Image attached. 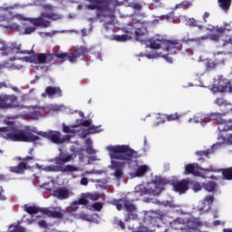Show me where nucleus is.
I'll return each instance as SVG.
<instances>
[{"label": "nucleus", "mask_w": 232, "mask_h": 232, "mask_svg": "<svg viewBox=\"0 0 232 232\" xmlns=\"http://www.w3.org/2000/svg\"><path fill=\"white\" fill-rule=\"evenodd\" d=\"M107 150L110 152L111 159H114V160H111V169L114 170V177L122 179L124 175L122 169L126 164H131L133 162V157L136 153L135 150L128 145H111L107 147Z\"/></svg>", "instance_id": "f257e3e1"}, {"label": "nucleus", "mask_w": 232, "mask_h": 232, "mask_svg": "<svg viewBox=\"0 0 232 232\" xmlns=\"http://www.w3.org/2000/svg\"><path fill=\"white\" fill-rule=\"evenodd\" d=\"M0 135L6 140L13 142H37L41 137L34 135L31 130H20L16 127H0Z\"/></svg>", "instance_id": "f03ea898"}, {"label": "nucleus", "mask_w": 232, "mask_h": 232, "mask_svg": "<svg viewBox=\"0 0 232 232\" xmlns=\"http://www.w3.org/2000/svg\"><path fill=\"white\" fill-rule=\"evenodd\" d=\"M72 160H73V154L61 151L57 157L51 160V162H54L56 165L46 166L44 168V171L51 173H59V171L62 173H73L79 171V167L68 164V162H72ZM64 164L68 165L64 166Z\"/></svg>", "instance_id": "7ed1b4c3"}, {"label": "nucleus", "mask_w": 232, "mask_h": 232, "mask_svg": "<svg viewBox=\"0 0 232 232\" xmlns=\"http://www.w3.org/2000/svg\"><path fill=\"white\" fill-rule=\"evenodd\" d=\"M149 47L151 50H160V48H163L168 52V54L163 55V59H166L167 63H173V59L169 57V55H175L180 52L182 48V44L179 40H164L159 37H153L150 39Z\"/></svg>", "instance_id": "20e7f679"}, {"label": "nucleus", "mask_w": 232, "mask_h": 232, "mask_svg": "<svg viewBox=\"0 0 232 232\" xmlns=\"http://www.w3.org/2000/svg\"><path fill=\"white\" fill-rule=\"evenodd\" d=\"M44 12H42L39 17L28 19L34 26H37L38 28H48L52 24V22L46 19H51V21L61 19V15L53 13V7H52V5H44Z\"/></svg>", "instance_id": "39448f33"}, {"label": "nucleus", "mask_w": 232, "mask_h": 232, "mask_svg": "<svg viewBox=\"0 0 232 232\" xmlns=\"http://www.w3.org/2000/svg\"><path fill=\"white\" fill-rule=\"evenodd\" d=\"M91 3H94L87 5L89 10H98L100 17H107L108 19H113L115 17V10L111 9L110 5L113 3V0H90Z\"/></svg>", "instance_id": "423d86ee"}, {"label": "nucleus", "mask_w": 232, "mask_h": 232, "mask_svg": "<svg viewBox=\"0 0 232 232\" xmlns=\"http://www.w3.org/2000/svg\"><path fill=\"white\" fill-rule=\"evenodd\" d=\"M58 53L61 54V51H56L53 53H34L31 56L24 57L23 60L34 64H55L57 59H59Z\"/></svg>", "instance_id": "0eeeda50"}, {"label": "nucleus", "mask_w": 232, "mask_h": 232, "mask_svg": "<svg viewBox=\"0 0 232 232\" xmlns=\"http://www.w3.org/2000/svg\"><path fill=\"white\" fill-rule=\"evenodd\" d=\"M148 26H150V23L146 21L129 24L126 27V34H130V35L134 34L136 40L140 41V37H144L148 34Z\"/></svg>", "instance_id": "6e6552de"}, {"label": "nucleus", "mask_w": 232, "mask_h": 232, "mask_svg": "<svg viewBox=\"0 0 232 232\" xmlns=\"http://www.w3.org/2000/svg\"><path fill=\"white\" fill-rule=\"evenodd\" d=\"M90 53V49L85 46H80L76 50L71 52V53H63L57 54L58 59L62 61V63H64V61H70V63H75L79 57H86Z\"/></svg>", "instance_id": "1a4fd4ad"}, {"label": "nucleus", "mask_w": 232, "mask_h": 232, "mask_svg": "<svg viewBox=\"0 0 232 232\" xmlns=\"http://www.w3.org/2000/svg\"><path fill=\"white\" fill-rule=\"evenodd\" d=\"M37 134L44 137V139H47V140H51L53 144H64V142H70L72 139V136L68 134L63 137L59 130L39 131Z\"/></svg>", "instance_id": "9d476101"}, {"label": "nucleus", "mask_w": 232, "mask_h": 232, "mask_svg": "<svg viewBox=\"0 0 232 232\" xmlns=\"http://www.w3.org/2000/svg\"><path fill=\"white\" fill-rule=\"evenodd\" d=\"M10 108L23 110V105L19 104V100L15 95H4L0 96V109L10 110Z\"/></svg>", "instance_id": "9b49d317"}, {"label": "nucleus", "mask_w": 232, "mask_h": 232, "mask_svg": "<svg viewBox=\"0 0 232 232\" xmlns=\"http://www.w3.org/2000/svg\"><path fill=\"white\" fill-rule=\"evenodd\" d=\"M28 160H35V158H34V156H26L25 158H23V161L17 166L9 167V171H11V173H16L17 175H23L26 169H30V165L26 163Z\"/></svg>", "instance_id": "f8f14e48"}, {"label": "nucleus", "mask_w": 232, "mask_h": 232, "mask_svg": "<svg viewBox=\"0 0 232 232\" xmlns=\"http://www.w3.org/2000/svg\"><path fill=\"white\" fill-rule=\"evenodd\" d=\"M14 53H23V55H30L31 51L21 50V44L17 43H12L10 46H7L6 52L3 53V55H13Z\"/></svg>", "instance_id": "ddd939ff"}, {"label": "nucleus", "mask_w": 232, "mask_h": 232, "mask_svg": "<svg viewBox=\"0 0 232 232\" xmlns=\"http://www.w3.org/2000/svg\"><path fill=\"white\" fill-rule=\"evenodd\" d=\"M184 175H193V177H202V169L198 163L185 165Z\"/></svg>", "instance_id": "4468645a"}, {"label": "nucleus", "mask_w": 232, "mask_h": 232, "mask_svg": "<svg viewBox=\"0 0 232 232\" xmlns=\"http://www.w3.org/2000/svg\"><path fill=\"white\" fill-rule=\"evenodd\" d=\"M173 189L177 193H179V195H183V193H186L189 189V179H184L175 182L173 184Z\"/></svg>", "instance_id": "2eb2a0df"}, {"label": "nucleus", "mask_w": 232, "mask_h": 232, "mask_svg": "<svg viewBox=\"0 0 232 232\" xmlns=\"http://www.w3.org/2000/svg\"><path fill=\"white\" fill-rule=\"evenodd\" d=\"M71 196L72 192L66 187H61L53 191V197H55L59 200H66Z\"/></svg>", "instance_id": "dca6fc26"}, {"label": "nucleus", "mask_w": 232, "mask_h": 232, "mask_svg": "<svg viewBox=\"0 0 232 232\" xmlns=\"http://www.w3.org/2000/svg\"><path fill=\"white\" fill-rule=\"evenodd\" d=\"M222 48H225L226 52L215 53L214 55H227V53H232V36L226 35L222 40Z\"/></svg>", "instance_id": "f3484780"}, {"label": "nucleus", "mask_w": 232, "mask_h": 232, "mask_svg": "<svg viewBox=\"0 0 232 232\" xmlns=\"http://www.w3.org/2000/svg\"><path fill=\"white\" fill-rule=\"evenodd\" d=\"M43 215H46L47 217H52V218H64V216L68 211L66 210H50V208H44Z\"/></svg>", "instance_id": "a211bd4d"}, {"label": "nucleus", "mask_w": 232, "mask_h": 232, "mask_svg": "<svg viewBox=\"0 0 232 232\" xmlns=\"http://www.w3.org/2000/svg\"><path fill=\"white\" fill-rule=\"evenodd\" d=\"M154 184L157 189L155 190L154 195H159V193H160L164 189L163 186H166V184H169V180L164 178L158 177L154 179Z\"/></svg>", "instance_id": "6ab92c4d"}, {"label": "nucleus", "mask_w": 232, "mask_h": 232, "mask_svg": "<svg viewBox=\"0 0 232 232\" xmlns=\"http://www.w3.org/2000/svg\"><path fill=\"white\" fill-rule=\"evenodd\" d=\"M45 93L48 97H63V90H61V87L47 86L45 88Z\"/></svg>", "instance_id": "aec40b11"}, {"label": "nucleus", "mask_w": 232, "mask_h": 232, "mask_svg": "<svg viewBox=\"0 0 232 232\" xmlns=\"http://www.w3.org/2000/svg\"><path fill=\"white\" fill-rule=\"evenodd\" d=\"M158 119H160V122H166V121H168L169 122L171 121H179V119H180V115H179V113L175 112L172 114H164L162 116H160Z\"/></svg>", "instance_id": "412c9836"}, {"label": "nucleus", "mask_w": 232, "mask_h": 232, "mask_svg": "<svg viewBox=\"0 0 232 232\" xmlns=\"http://www.w3.org/2000/svg\"><path fill=\"white\" fill-rule=\"evenodd\" d=\"M218 129L220 131H231L232 122L223 120V121H221L220 122L218 123Z\"/></svg>", "instance_id": "4be33fe9"}, {"label": "nucleus", "mask_w": 232, "mask_h": 232, "mask_svg": "<svg viewBox=\"0 0 232 232\" xmlns=\"http://www.w3.org/2000/svg\"><path fill=\"white\" fill-rule=\"evenodd\" d=\"M187 226L189 229H197L198 227H202V221L198 218H191L187 222Z\"/></svg>", "instance_id": "5701e85b"}, {"label": "nucleus", "mask_w": 232, "mask_h": 232, "mask_svg": "<svg viewBox=\"0 0 232 232\" xmlns=\"http://www.w3.org/2000/svg\"><path fill=\"white\" fill-rule=\"evenodd\" d=\"M191 6H193V1L185 0L179 4H177L174 10H188V8H191Z\"/></svg>", "instance_id": "b1692460"}, {"label": "nucleus", "mask_w": 232, "mask_h": 232, "mask_svg": "<svg viewBox=\"0 0 232 232\" xmlns=\"http://www.w3.org/2000/svg\"><path fill=\"white\" fill-rule=\"evenodd\" d=\"M213 153H215V145H213L211 149L197 151L196 155L198 157H200V159H198V160H201L202 157H207V159H208L209 155H213Z\"/></svg>", "instance_id": "393cba45"}, {"label": "nucleus", "mask_w": 232, "mask_h": 232, "mask_svg": "<svg viewBox=\"0 0 232 232\" xmlns=\"http://www.w3.org/2000/svg\"><path fill=\"white\" fill-rule=\"evenodd\" d=\"M44 208H41L35 206H24V211L28 213V215H37V213H43Z\"/></svg>", "instance_id": "a878e982"}, {"label": "nucleus", "mask_w": 232, "mask_h": 232, "mask_svg": "<svg viewBox=\"0 0 232 232\" xmlns=\"http://www.w3.org/2000/svg\"><path fill=\"white\" fill-rule=\"evenodd\" d=\"M95 133H101V130H99V126L95 125H90V127L87 129L86 132H83V139H86L88 135H93Z\"/></svg>", "instance_id": "bb28decb"}, {"label": "nucleus", "mask_w": 232, "mask_h": 232, "mask_svg": "<svg viewBox=\"0 0 232 232\" xmlns=\"http://www.w3.org/2000/svg\"><path fill=\"white\" fill-rule=\"evenodd\" d=\"M226 115L225 112L220 113V112H210L209 113V117L211 119V121H217L218 124L222 122V121L224 120L223 117Z\"/></svg>", "instance_id": "cd10ccee"}, {"label": "nucleus", "mask_w": 232, "mask_h": 232, "mask_svg": "<svg viewBox=\"0 0 232 232\" xmlns=\"http://www.w3.org/2000/svg\"><path fill=\"white\" fill-rule=\"evenodd\" d=\"M231 1L232 0H218V3L221 10H224V12H227V10L231 8Z\"/></svg>", "instance_id": "c85d7f7f"}, {"label": "nucleus", "mask_w": 232, "mask_h": 232, "mask_svg": "<svg viewBox=\"0 0 232 232\" xmlns=\"http://www.w3.org/2000/svg\"><path fill=\"white\" fill-rule=\"evenodd\" d=\"M221 173L225 180H232V167L222 169Z\"/></svg>", "instance_id": "c756f323"}, {"label": "nucleus", "mask_w": 232, "mask_h": 232, "mask_svg": "<svg viewBox=\"0 0 232 232\" xmlns=\"http://www.w3.org/2000/svg\"><path fill=\"white\" fill-rule=\"evenodd\" d=\"M112 39L118 43H124V41H129V39H131V36L128 34H113Z\"/></svg>", "instance_id": "7c9ffc66"}, {"label": "nucleus", "mask_w": 232, "mask_h": 232, "mask_svg": "<svg viewBox=\"0 0 232 232\" xmlns=\"http://www.w3.org/2000/svg\"><path fill=\"white\" fill-rule=\"evenodd\" d=\"M148 171V166L141 165L135 170L136 177H142Z\"/></svg>", "instance_id": "2f4dec72"}, {"label": "nucleus", "mask_w": 232, "mask_h": 232, "mask_svg": "<svg viewBox=\"0 0 232 232\" xmlns=\"http://www.w3.org/2000/svg\"><path fill=\"white\" fill-rule=\"evenodd\" d=\"M204 188L206 189V191H208V193H211V191H215V189H217V183H215L214 181L205 183Z\"/></svg>", "instance_id": "473e14b6"}, {"label": "nucleus", "mask_w": 232, "mask_h": 232, "mask_svg": "<svg viewBox=\"0 0 232 232\" xmlns=\"http://www.w3.org/2000/svg\"><path fill=\"white\" fill-rule=\"evenodd\" d=\"M213 202H215V196L207 195L204 198V204H208V209H211V206H213Z\"/></svg>", "instance_id": "72a5a7b5"}, {"label": "nucleus", "mask_w": 232, "mask_h": 232, "mask_svg": "<svg viewBox=\"0 0 232 232\" xmlns=\"http://www.w3.org/2000/svg\"><path fill=\"white\" fill-rule=\"evenodd\" d=\"M189 186L192 187L193 191H195L196 193L202 190V185H200V183H198V181H193L189 179Z\"/></svg>", "instance_id": "f704fd0d"}, {"label": "nucleus", "mask_w": 232, "mask_h": 232, "mask_svg": "<svg viewBox=\"0 0 232 232\" xmlns=\"http://www.w3.org/2000/svg\"><path fill=\"white\" fill-rule=\"evenodd\" d=\"M77 126H83L84 128H90L92 126V120H78L76 121Z\"/></svg>", "instance_id": "c9c22d12"}, {"label": "nucleus", "mask_w": 232, "mask_h": 232, "mask_svg": "<svg viewBox=\"0 0 232 232\" xmlns=\"http://www.w3.org/2000/svg\"><path fill=\"white\" fill-rule=\"evenodd\" d=\"M217 64H218V63H217L213 60H208L206 63V68H207V70H214V68H217Z\"/></svg>", "instance_id": "e433bc0d"}, {"label": "nucleus", "mask_w": 232, "mask_h": 232, "mask_svg": "<svg viewBox=\"0 0 232 232\" xmlns=\"http://www.w3.org/2000/svg\"><path fill=\"white\" fill-rule=\"evenodd\" d=\"M160 21H164L166 19L167 21H169V19H175V12H170L168 14L160 16Z\"/></svg>", "instance_id": "4c0bfd02"}, {"label": "nucleus", "mask_w": 232, "mask_h": 232, "mask_svg": "<svg viewBox=\"0 0 232 232\" xmlns=\"http://www.w3.org/2000/svg\"><path fill=\"white\" fill-rule=\"evenodd\" d=\"M78 201V204H80V206H86L89 204L90 200H88V196H82Z\"/></svg>", "instance_id": "58836bf2"}, {"label": "nucleus", "mask_w": 232, "mask_h": 232, "mask_svg": "<svg viewBox=\"0 0 232 232\" xmlns=\"http://www.w3.org/2000/svg\"><path fill=\"white\" fill-rule=\"evenodd\" d=\"M41 116V111H34L29 114V117L33 119V121H37Z\"/></svg>", "instance_id": "ea45409f"}, {"label": "nucleus", "mask_w": 232, "mask_h": 232, "mask_svg": "<svg viewBox=\"0 0 232 232\" xmlns=\"http://www.w3.org/2000/svg\"><path fill=\"white\" fill-rule=\"evenodd\" d=\"M9 232H24V229L21 226H11L9 227Z\"/></svg>", "instance_id": "a19ab883"}, {"label": "nucleus", "mask_w": 232, "mask_h": 232, "mask_svg": "<svg viewBox=\"0 0 232 232\" xmlns=\"http://www.w3.org/2000/svg\"><path fill=\"white\" fill-rule=\"evenodd\" d=\"M102 207H103V205L101 202L93 203L92 206V208L94 209V211H102Z\"/></svg>", "instance_id": "79ce46f5"}, {"label": "nucleus", "mask_w": 232, "mask_h": 232, "mask_svg": "<svg viewBox=\"0 0 232 232\" xmlns=\"http://www.w3.org/2000/svg\"><path fill=\"white\" fill-rule=\"evenodd\" d=\"M187 26L195 28L197 26V20H195V18H188L187 20Z\"/></svg>", "instance_id": "37998d69"}, {"label": "nucleus", "mask_w": 232, "mask_h": 232, "mask_svg": "<svg viewBox=\"0 0 232 232\" xmlns=\"http://www.w3.org/2000/svg\"><path fill=\"white\" fill-rule=\"evenodd\" d=\"M215 104H218V106H226L227 104V102L224 100V98H218L215 101Z\"/></svg>", "instance_id": "c03bdc74"}, {"label": "nucleus", "mask_w": 232, "mask_h": 232, "mask_svg": "<svg viewBox=\"0 0 232 232\" xmlns=\"http://www.w3.org/2000/svg\"><path fill=\"white\" fill-rule=\"evenodd\" d=\"M124 208L127 211H130V212L135 211V205L131 203H125Z\"/></svg>", "instance_id": "a18cd8bd"}, {"label": "nucleus", "mask_w": 232, "mask_h": 232, "mask_svg": "<svg viewBox=\"0 0 232 232\" xmlns=\"http://www.w3.org/2000/svg\"><path fill=\"white\" fill-rule=\"evenodd\" d=\"M35 30V27H34V26H27V27H25V29H24V34H26V35H30V34H34V31Z\"/></svg>", "instance_id": "49530a36"}, {"label": "nucleus", "mask_w": 232, "mask_h": 232, "mask_svg": "<svg viewBox=\"0 0 232 232\" xmlns=\"http://www.w3.org/2000/svg\"><path fill=\"white\" fill-rule=\"evenodd\" d=\"M7 48L8 46L5 44V43L0 40V52H2V55L4 52H6Z\"/></svg>", "instance_id": "de8ad7c7"}, {"label": "nucleus", "mask_w": 232, "mask_h": 232, "mask_svg": "<svg viewBox=\"0 0 232 232\" xmlns=\"http://www.w3.org/2000/svg\"><path fill=\"white\" fill-rule=\"evenodd\" d=\"M79 206H80V204L78 203V201H73L71 204L72 211H77V209H79Z\"/></svg>", "instance_id": "09e8293b"}, {"label": "nucleus", "mask_w": 232, "mask_h": 232, "mask_svg": "<svg viewBox=\"0 0 232 232\" xmlns=\"http://www.w3.org/2000/svg\"><path fill=\"white\" fill-rule=\"evenodd\" d=\"M86 153H88L89 155H95L97 151L93 149V147L89 146L86 148Z\"/></svg>", "instance_id": "8fccbe9b"}, {"label": "nucleus", "mask_w": 232, "mask_h": 232, "mask_svg": "<svg viewBox=\"0 0 232 232\" xmlns=\"http://www.w3.org/2000/svg\"><path fill=\"white\" fill-rule=\"evenodd\" d=\"M88 183H89L88 178L83 177L81 179L80 184L82 186H88Z\"/></svg>", "instance_id": "3c124183"}, {"label": "nucleus", "mask_w": 232, "mask_h": 232, "mask_svg": "<svg viewBox=\"0 0 232 232\" xmlns=\"http://www.w3.org/2000/svg\"><path fill=\"white\" fill-rule=\"evenodd\" d=\"M116 222H117V226L121 227V229L122 230L126 229V224L122 220H118Z\"/></svg>", "instance_id": "603ef678"}, {"label": "nucleus", "mask_w": 232, "mask_h": 232, "mask_svg": "<svg viewBox=\"0 0 232 232\" xmlns=\"http://www.w3.org/2000/svg\"><path fill=\"white\" fill-rule=\"evenodd\" d=\"M210 39H211L212 41H219L220 36H219L218 34H213L210 35Z\"/></svg>", "instance_id": "864d4df0"}, {"label": "nucleus", "mask_w": 232, "mask_h": 232, "mask_svg": "<svg viewBox=\"0 0 232 232\" xmlns=\"http://www.w3.org/2000/svg\"><path fill=\"white\" fill-rule=\"evenodd\" d=\"M133 8H134V10H138V12H140V10H142V5L134 4Z\"/></svg>", "instance_id": "5fc2aeb1"}, {"label": "nucleus", "mask_w": 232, "mask_h": 232, "mask_svg": "<svg viewBox=\"0 0 232 232\" xmlns=\"http://www.w3.org/2000/svg\"><path fill=\"white\" fill-rule=\"evenodd\" d=\"M209 15H210L209 12H205L204 13V14H203L204 23H208V19Z\"/></svg>", "instance_id": "6e6d98bb"}, {"label": "nucleus", "mask_w": 232, "mask_h": 232, "mask_svg": "<svg viewBox=\"0 0 232 232\" xmlns=\"http://www.w3.org/2000/svg\"><path fill=\"white\" fill-rule=\"evenodd\" d=\"M63 133H72V129H70V127L64 125L63 128Z\"/></svg>", "instance_id": "4d7b16f0"}, {"label": "nucleus", "mask_w": 232, "mask_h": 232, "mask_svg": "<svg viewBox=\"0 0 232 232\" xmlns=\"http://www.w3.org/2000/svg\"><path fill=\"white\" fill-rule=\"evenodd\" d=\"M3 187H0V200H6V197L3 195Z\"/></svg>", "instance_id": "13d9d810"}, {"label": "nucleus", "mask_w": 232, "mask_h": 232, "mask_svg": "<svg viewBox=\"0 0 232 232\" xmlns=\"http://www.w3.org/2000/svg\"><path fill=\"white\" fill-rule=\"evenodd\" d=\"M5 21H6V17H5V15H0V26H4Z\"/></svg>", "instance_id": "bf43d9fd"}, {"label": "nucleus", "mask_w": 232, "mask_h": 232, "mask_svg": "<svg viewBox=\"0 0 232 232\" xmlns=\"http://www.w3.org/2000/svg\"><path fill=\"white\" fill-rule=\"evenodd\" d=\"M216 32H218V34H224V32H226V28L218 27L216 29Z\"/></svg>", "instance_id": "052dcab7"}, {"label": "nucleus", "mask_w": 232, "mask_h": 232, "mask_svg": "<svg viewBox=\"0 0 232 232\" xmlns=\"http://www.w3.org/2000/svg\"><path fill=\"white\" fill-rule=\"evenodd\" d=\"M38 224L40 227H46V221L44 220H40Z\"/></svg>", "instance_id": "680f3d73"}, {"label": "nucleus", "mask_w": 232, "mask_h": 232, "mask_svg": "<svg viewBox=\"0 0 232 232\" xmlns=\"http://www.w3.org/2000/svg\"><path fill=\"white\" fill-rule=\"evenodd\" d=\"M194 121H195V122H200L201 124H206V121L201 118L194 120Z\"/></svg>", "instance_id": "e2e57ef3"}, {"label": "nucleus", "mask_w": 232, "mask_h": 232, "mask_svg": "<svg viewBox=\"0 0 232 232\" xmlns=\"http://www.w3.org/2000/svg\"><path fill=\"white\" fill-rule=\"evenodd\" d=\"M136 232H148V228H146V227L140 228V229L136 230Z\"/></svg>", "instance_id": "0e129e2a"}, {"label": "nucleus", "mask_w": 232, "mask_h": 232, "mask_svg": "<svg viewBox=\"0 0 232 232\" xmlns=\"http://www.w3.org/2000/svg\"><path fill=\"white\" fill-rule=\"evenodd\" d=\"M116 208H117L118 211H121V209H122V204L121 203H118L116 205Z\"/></svg>", "instance_id": "69168bd1"}, {"label": "nucleus", "mask_w": 232, "mask_h": 232, "mask_svg": "<svg viewBox=\"0 0 232 232\" xmlns=\"http://www.w3.org/2000/svg\"><path fill=\"white\" fill-rule=\"evenodd\" d=\"M223 232H232V228H224Z\"/></svg>", "instance_id": "338daca9"}, {"label": "nucleus", "mask_w": 232, "mask_h": 232, "mask_svg": "<svg viewBox=\"0 0 232 232\" xmlns=\"http://www.w3.org/2000/svg\"><path fill=\"white\" fill-rule=\"evenodd\" d=\"M214 226H220V221L218 220L214 221Z\"/></svg>", "instance_id": "774afa93"}]
</instances>
